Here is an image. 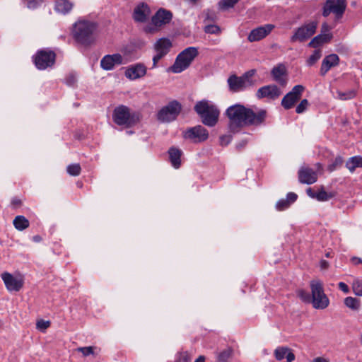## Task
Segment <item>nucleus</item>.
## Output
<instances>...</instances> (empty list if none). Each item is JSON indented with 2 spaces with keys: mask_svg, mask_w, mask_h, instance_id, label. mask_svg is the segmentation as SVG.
Returning a JSON list of instances; mask_svg holds the SVG:
<instances>
[{
  "mask_svg": "<svg viewBox=\"0 0 362 362\" xmlns=\"http://www.w3.org/2000/svg\"><path fill=\"white\" fill-rule=\"evenodd\" d=\"M225 114L228 118L229 132L233 134L239 132L245 127L264 126L268 117L265 109L250 108L239 103L229 106Z\"/></svg>",
  "mask_w": 362,
  "mask_h": 362,
  "instance_id": "f257e3e1",
  "label": "nucleus"
},
{
  "mask_svg": "<svg viewBox=\"0 0 362 362\" xmlns=\"http://www.w3.org/2000/svg\"><path fill=\"white\" fill-rule=\"evenodd\" d=\"M98 25L89 21H78L74 25L72 34L74 40L79 44L88 46L94 42L95 32Z\"/></svg>",
  "mask_w": 362,
  "mask_h": 362,
  "instance_id": "f03ea898",
  "label": "nucleus"
},
{
  "mask_svg": "<svg viewBox=\"0 0 362 362\" xmlns=\"http://www.w3.org/2000/svg\"><path fill=\"white\" fill-rule=\"evenodd\" d=\"M194 110L204 125L213 127L217 124L220 111L217 106L211 102L207 100L198 101L195 104Z\"/></svg>",
  "mask_w": 362,
  "mask_h": 362,
  "instance_id": "7ed1b4c3",
  "label": "nucleus"
},
{
  "mask_svg": "<svg viewBox=\"0 0 362 362\" xmlns=\"http://www.w3.org/2000/svg\"><path fill=\"white\" fill-rule=\"evenodd\" d=\"M198 54V50L194 47L185 49L177 56L174 64L169 68V71L175 74L181 73L190 66Z\"/></svg>",
  "mask_w": 362,
  "mask_h": 362,
  "instance_id": "20e7f679",
  "label": "nucleus"
},
{
  "mask_svg": "<svg viewBox=\"0 0 362 362\" xmlns=\"http://www.w3.org/2000/svg\"><path fill=\"white\" fill-rule=\"evenodd\" d=\"M112 119L117 125L131 127L139 121V114L132 112L127 106L121 105L114 110Z\"/></svg>",
  "mask_w": 362,
  "mask_h": 362,
  "instance_id": "39448f33",
  "label": "nucleus"
},
{
  "mask_svg": "<svg viewBox=\"0 0 362 362\" xmlns=\"http://www.w3.org/2000/svg\"><path fill=\"white\" fill-rule=\"evenodd\" d=\"M311 303L315 309H325L329 303V298L324 292L322 284L319 281L310 282Z\"/></svg>",
  "mask_w": 362,
  "mask_h": 362,
  "instance_id": "423d86ee",
  "label": "nucleus"
},
{
  "mask_svg": "<svg viewBox=\"0 0 362 362\" xmlns=\"http://www.w3.org/2000/svg\"><path fill=\"white\" fill-rule=\"evenodd\" d=\"M55 61V52L47 49L38 50L33 56L34 64L39 70H45L53 66Z\"/></svg>",
  "mask_w": 362,
  "mask_h": 362,
  "instance_id": "0eeeda50",
  "label": "nucleus"
},
{
  "mask_svg": "<svg viewBox=\"0 0 362 362\" xmlns=\"http://www.w3.org/2000/svg\"><path fill=\"white\" fill-rule=\"evenodd\" d=\"M181 110V104L177 100H173L158 112V119L162 122H172L177 118Z\"/></svg>",
  "mask_w": 362,
  "mask_h": 362,
  "instance_id": "6e6552de",
  "label": "nucleus"
},
{
  "mask_svg": "<svg viewBox=\"0 0 362 362\" xmlns=\"http://www.w3.org/2000/svg\"><path fill=\"white\" fill-rule=\"evenodd\" d=\"M317 25V22L311 21L298 28L291 37V42H305L315 33Z\"/></svg>",
  "mask_w": 362,
  "mask_h": 362,
  "instance_id": "1a4fd4ad",
  "label": "nucleus"
},
{
  "mask_svg": "<svg viewBox=\"0 0 362 362\" xmlns=\"http://www.w3.org/2000/svg\"><path fill=\"white\" fill-rule=\"evenodd\" d=\"M172 47V42L168 38H160L153 45V49L156 54L153 57V64L151 69L157 67L158 62L163 59L170 52Z\"/></svg>",
  "mask_w": 362,
  "mask_h": 362,
  "instance_id": "9d476101",
  "label": "nucleus"
},
{
  "mask_svg": "<svg viewBox=\"0 0 362 362\" xmlns=\"http://www.w3.org/2000/svg\"><path fill=\"white\" fill-rule=\"evenodd\" d=\"M315 170L308 167H301L298 173V180L302 184L312 185L317 180V171L322 170V166L320 163H317L315 165Z\"/></svg>",
  "mask_w": 362,
  "mask_h": 362,
  "instance_id": "9b49d317",
  "label": "nucleus"
},
{
  "mask_svg": "<svg viewBox=\"0 0 362 362\" xmlns=\"http://www.w3.org/2000/svg\"><path fill=\"white\" fill-rule=\"evenodd\" d=\"M346 7V0H327L323 7L322 15L327 17L333 13L337 18H339L343 16Z\"/></svg>",
  "mask_w": 362,
  "mask_h": 362,
  "instance_id": "f8f14e48",
  "label": "nucleus"
},
{
  "mask_svg": "<svg viewBox=\"0 0 362 362\" xmlns=\"http://www.w3.org/2000/svg\"><path fill=\"white\" fill-rule=\"evenodd\" d=\"M305 87L302 85H296L281 100V105L285 110L291 109L300 99Z\"/></svg>",
  "mask_w": 362,
  "mask_h": 362,
  "instance_id": "ddd939ff",
  "label": "nucleus"
},
{
  "mask_svg": "<svg viewBox=\"0 0 362 362\" xmlns=\"http://www.w3.org/2000/svg\"><path fill=\"white\" fill-rule=\"evenodd\" d=\"M183 137L194 143H199L204 141L208 139L209 132L207 129L202 125H197L187 129L183 132Z\"/></svg>",
  "mask_w": 362,
  "mask_h": 362,
  "instance_id": "4468645a",
  "label": "nucleus"
},
{
  "mask_svg": "<svg viewBox=\"0 0 362 362\" xmlns=\"http://www.w3.org/2000/svg\"><path fill=\"white\" fill-rule=\"evenodd\" d=\"M6 289L10 292L19 291L23 286V279L21 276H14L11 274L5 272L1 275Z\"/></svg>",
  "mask_w": 362,
  "mask_h": 362,
  "instance_id": "2eb2a0df",
  "label": "nucleus"
},
{
  "mask_svg": "<svg viewBox=\"0 0 362 362\" xmlns=\"http://www.w3.org/2000/svg\"><path fill=\"white\" fill-rule=\"evenodd\" d=\"M147 74L146 66L141 62L132 64L126 68L124 75L131 81H135L144 77Z\"/></svg>",
  "mask_w": 362,
  "mask_h": 362,
  "instance_id": "dca6fc26",
  "label": "nucleus"
},
{
  "mask_svg": "<svg viewBox=\"0 0 362 362\" xmlns=\"http://www.w3.org/2000/svg\"><path fill=\"white\" fill-rule=\"evenodd\" d=\"M274 28L273 24H265L254 28L249 33L247 40L251 42L259 41L269 35Z\"/></svg>",
  "mask_w": 362,
  "mask_h": 362,
  "instance_id": "f3484780",
  "label": "nucleus"
},
{
  "mask_svg": "<svg viewBox=\"0 0 362 362\" xmlns=\"http://www.w3.org/2000/svg\"><path fill=\"white\" fill-rule=\"evenodd\" d=\"M126 63L123 57L120 54L117 53L105 55L100 60V66L104 70L110 71L112 70L115 66Z\"/></svg>",
  "mask_w": 362,
  "mask_h": 362,
  "instance_id": "a211bd4d",
  "label": "nucleus"
},
{
  "mask_svg": "<svg viewBox=\"0 0 362 362\" xmlns=\"http://www.w3.org/2000/svg\"><path fill=\"white\" fill-rule=\"evenodd\" d=\"M282 92L281 89L274 84L267 85L259 88L256 93V97L258 99L268 98L269 100H276Z\"/></svg>",
  "mask_w": 362,
  "mask_h": 362,
  "instance_id": "6ab92c4d",
  "label": "nucleus"
},
{
  "mask_svg": "<svg viewBox=\"0 0 362 362\" xmlns=\"http://www.w3.org/2000/svg\"><path fill=\"white\" fill-rule=\"evenodd\" d=\"M173 18L170 11L165 8H159L151 18V23L155 27H161L169 23Z\"/></svg>",
  "mask_w": 362,
  "mask_h": 362,
  "instance_id": "aec40b11",
  "label": "nucleus"
},
{
  "mask_svg": "<svg viewBox=\"0 0 362 362\" xmlns=\"http://www.w3.org/2000/svg\"><path fill=\"white\" fill-rule=\"evenodd\" d=\"M271 75L276 83L284 87L286 86L288 79L286 78V69L283 64L274 66L271 71Z\"/></svg>",
  "mask_w": 362,
  "mask_h": 362,
  "instance_id": "412c9836",
  "label": "nucleus"
},
{
  "mask_svg": "<svg viewBox=\"0 0 362 362\" xmlns=\"http://www.w3.org/2000/svg\"><path fill=\"white\" fill-rule=\"evenodd\" d=\"M339 58L336 54H331L326 56L321 64L320 74L321 76H325L332 67L339 64Z\"/></svg>",
  "mask_w": 362,
  "mask_h": 362,
  "instance_id": "4be33fe9",
  "label": "nucleus"
},
{
  "mask_svg": "<svg viewBox=\"0 0 362 362\" xmlns=\"http://www.w3.org/2000/svg\"><path fill=\"white\" fill-rule=\"evenodd\" d=\"M150 14V8L145 3H141L134 10L133 18L136 22H145Z\"/></svg>",
  "mask_w": 362,
  "mask_h": 362,
  "instance_id": "5701e85b",
  "label": "nucleus"
},
{
  "mask_svg": "<svg viewBox=\"0 0 362 362\" xmlns=\"http://www.w3.org/2000/svg\"><path fill=\"white\" fill-rule=\"evenodd\" d=\"M306 193L310 197L316 199L319 202L328 201L335 197V192L327 193L324 190L323 187L317 192L313 191L312 188L309 187L306 189Z\"/></svg>",
  "mask_w": 362,
  "mask_h": 362,
  "instance_id": "b1692460",
  "label": "nucleus"
},
{
  "mask_svg": "<svg viewBox=\"0 0 362 362\" xmlns=\"http://www.w3.org/2000/svg\"><path fill=\"white\" fill-rule=\"evenodd\" d=\"M274 356L277 361H281L284 358H286V362H292L295 360V355L286 346H279L274 350Z\"/></svg>",
  "mask_w": 362,
  "mask_h": 362,
  "instance_id": "393cba45",
  "label": "nucleus"
},
{
  "mask_svg": "<svg viewBox=\"0 0 362 362\" xmlns=\"http://www.w3.org/2000/svg\"><path fill=\"white\" fill-rule=\"evenodd\" d=\"M229 88L233 92H238L245 87V78L232 75L228 78Z\"/></svg>",
  "mask_w": 362,
  "mask_h": 362,
  "instance_id": "a878e982",
  "label": "nucleus"
},
{
  "mask_svg": "<svg viewBox=\"0 0 362 362\" xmlns=\"http://www.w3.org/2000/svg\"><path fill=\"white\" fill-rule=\"evenodd\" d=\"M298 198V195L294 192H288L286 199L279 200L276 204V208L279 211H284L288 209L291 204L294 203Z\"/></svg>",
  "mask_w": 362,
  "mask_h": 362,
  "instance_id": "bb28decb",
  "label": "nucleus"
},
{
  "mask_svg": "<svg viewBox=\"0 0 362 362\" xmlns=\"http://www.w3.org/2000/svg\"><path fill=\"white\" fill-rule=\"evenodd\" d=\"M168 154L169 160L172 165L176 169L179 168L181 165L182 151L175 146H172L168 150Z\"/></svg>",
  "mask_w": 362,
  "mask_h": 362,
  "instance_id": "cd10ccee",
  "label": "nucleus"
},
{
  "mask_svg": "<svg viewBox=\"0 0 362 362\" xmlns=\"http://www.w3.org/2000/svg\"><path fill=\"white\" fill-rule=\"evenodd\" d=\"M74 4L70 0H57L54 10L56 12L66 15L73 8Z\"/></svg>",
  "mask_w": 362,
  "mask_h": 362,
  "instance_id": "c85d7f7f",
  "label": "nucleus"
},
{
  "mask_svg": "<svg viewBox=\"0 0 362 362\" xmlns=\"http://www.w3.org/2000/svg\"><path fill=\"white\" fill-rule=\"evenodd\" d=\"M13 224L16 229L22 231L29 227L30 222L24 216L19 215L15 217Z\"/></svg>",
  "mask_w": 362,
  "mask_h": 362,
  "instance_id": "c756f323",
  "label": "nucleus"
},
{
  "mask_svg": "<svg viewBox=\"0 0 362 362\" xmlns=\"http://www.w3.org/2000/svg\"><path fill=\"white\" fill-rule=\"evenodd\" d=\"M346 167L351 173H353L356 168H362V156H356L351 157L346 161Z\"/></svg>",
  "mask_w": 362,
  "mask_h": 362,
  "instance_id": "7c9ffc66",
  "label": "nucleus"
},
{
  "mask_svg": "<svg viewBox=\"0 0 362 362\" xmlns=\"http://www.w3.org/2000/svg\"><path fill=\"white\" fill-rule=\"evenodd\" d=\"M356 95V91L354 89L347 90L344 91L337 90L335 92L334 97L341 100H347L354 98Z\"/></svg>",
  "mask_w": 362,
  "mask_h": 362,
  "instance_id": "2f4dec72",
  "label": "nucleus"
},
{
  "mask_svg": "<svg viewBox=\"0 0 362 362\" xmlns=\"http://www.w3.org/2000/svg\"><path fill=\"white\" fill-rule=\"evenodd\" d=\"M344 305L349 309L356 311L358 310L361 306V301L356 298L346 297L344 300Z\"/></svg>",
  "mask_w": 362,
  "mask_h": 362,
  "instance_id": "473e14b6",
  "label": "nucleus"
},
{
  "mask_svg": "<svg viewBox=\"0 0 362 362\" xmlns=\"http://www.w3.org/2000/svg\"><path fill=\"white\" fill-rule=\"evenodd\" d=\"M233 349L230 347H228L223 350L217 355L218 362H228V360L232 356Z\"/></svg>",
  "mask_w": 362,
  "mask_h": 362,
  "instance_id": "72a5a7b5",
  "label": "nucleus"
},
{
  "mask_svg": "<svg viewBox=\"0 0 362 362\" xmlns=\"http://www.w3.org/2000/svg\"><path fill=\"white\" fill-rule=\"evenodd\" d=\"M351 288L356 296H362V279H354L351 284Z\"/></svg>",
  "mask_w": 362,
  "mask_h": 362,
  "instance_id": "f704fd0d",
  "label": "nucleus"
},
{
  "mask_svg": "<svg viewBox=\"0 0 362 362\" xmlns=\"http://www.w3.org/2000/svg\"><path fill=\"white\" fill-rule=\"evenodd\" d=\"M322 57V52L320 49H315L313 54L307 59V65L311 66L314 65Z\"/></svg>",
  "mask_w": 362,
  "mask_h": 362,
  "instance_id": "c9c22d12",
  "label": "nucleus"
},
{
  "mask_svg": "<svg viewBox=\"0 0 362 362\" xmlns=\"http://www.w3.org/2000/svg\"><path fill=\"white\" fill-rule=\"evenodd\" d=\"M239 0H221L218 2V8L221 10H226L233 8Z\"/></svg>",
  "mask_w": 362,
  "mask_h": 362,
  "instance_id": "e433bc0d",
  "label": "nucleus"
},
{
  "mask_svg": "<svg viewBox=\"0 0 362 362\" xmlns=\"http://www.w3.org/2000/svg\"><path fill=\"white\" fill-rule=\"evenodd\" d=\"M66 171L71 176H78L81 173V168L78 163H75L68 165Z\"/></svg>",
  "mask_w": 362,
  "mask_h": 362,
  "instance_id": "4c0bfd02",
  "label": "nucleus"
},
{
  "mask_svg": "<svg viewBox=\"0 0 362 362\" xmlns=\"http://www.w3.org/2000/svg\"><path fill=\"white\" fill-rule=\"evenodd\" d=\"M343 162L344 160L341 156H337L334 161L330 165H328V170L330 172L335 170L336 169L340 168L342 165Z\"/></svg>",
  "mask_w": 362,
  "mask_h": 362,
  "instance_id": "58836bf2",
  "label": "nucleus"
},
{
  "mask_svg": "<svg viewBox=\"0 0 362 362\" xmlns=\"http://www.w3.org/2000/svg\"><path fill=\"white\" fill-rule=\"evenodd\" d=\"M308 106H309L308 100L307 99L302 100L296 108V113L301 114V113L304 112L307 110Z\"/></svg>",
  "mask_w": 362,
  "mask_h": 362,
  "instance_id": "ea45409f",
  "label": "nucleus"
},
{
  "mask_svg": "<svg viewBox=\"0 0 362 362\" xmlns=\"http://www.w3.org/2000/svg\"><path fill=\"white\" fill-rule=\"evenodd\" d=\"M192 358L187 351L181 352L175 362H191Z\"/></svg>",
  "mask_w": 362,
  "mask_h": 362,
  "instance_id": "a19ab883",
  "label": "nucleus"
},
{
  "mask_svg": "<svg viewBox=\"0 0 362 362\" xmlns=\"http://www.w3.org/2000/svg\"><path fill=\"white\" fill-rule=\"evenodd\" d=\"M204 13L205 15V19H204L205 21H209L214 22L217 19L216 13L213 10L207 9L206 11H205L204 12Z\"/></svg>",
  "mask_w": 362,
  "mask_h": 362,
  "instance_id": "79ce46f5",
  "label": "nucleus"
},
{
  "mask_svg": "<svg viewBox=\"0 0 362 362\" xmlns=\"http://www.w3.org/2000/svg\"><path fill=\"white\" fill-rule=\"evenodd\" d=\"M204 31L210 34H219L221 33L220 28L216 25H208L204 28Z\"/></svg>",
  "mask_w": 362,
  "mask_h": 362,
  "instance_id": "37998d69",
  "label": "nucleus"
},
{
  "mask_svg": "<svg viewBox=\"0 0 362 362\" xmlns=\"http://www.w3.org/2000/svg\"><path fill=\"white\" fill-rule=\"evenodd\" d=\"M298 297L305 303H311V296L310 293L303 289L298 291Z\"/></svg>",
  "mask_w": 362,
  "mask_h": 362,
  "instance_id": "c03bdc74",
  "label": "nucleus"
},
{
  "mask_svg": "<svg viewBox=\"0 0 362 362\" xmlns=\"http://www.w3.org/2000/svg\"><path fill=\"white\" fill-rule=\"evenodd\" d=\"M316 37H319V41L322 45L324 43H326L332 37V35L331 33H320L317 35Z\"/></svg>",
  "mask_w": 362,
  "mask_h": 362,
  "instance_id": "a18cd8bd",
  "label": "nucleus"
},
{
  "mask_svg": "<svg viewBox=\"0 0 362 362\" xmlns=\"http://www.w3.org/2000/svg\"><path fill=\"white\" fill-rule=\"evenodd\" d=\"M78 351L81 352L84 356H88L89 355L93 354L94 353L93 346L79 347L78 348Z\"/></svg>",
  "mask_w": 362,
  "mask_h": 362,
  "instance_id": "49530a36",
  "label": "nucleus"
},
{
  "mask_svg": "<svg viewBox=\"0 0 362 362\" xmlns=\"http://www.w3.org/2000/svg\"><path fill=\"white\" fill-rule=\"evenodd\" d=\"M50 325L49 321H45L44 320H40L37 321L36 326L37 328L40 330H45L47 329Z\"/></svg>",
  "mask_w": 362,
  "mask_h": 362,
  "instance_id": "de8ad7c7",
  "label": "nucleus"
},
{
  "mask_svg": "<svg viewBox=\"0 0 362 362\" xmlns=\"http://www.w3.org/2000/svg\"><path fill=\"white\" fill-rule=\"evenodd\" d=\"M231 135H223L220 137V144L222 146H227L232 141Z\"/></svg>",
  "mask_w": 362,
  "mask_h": 362,
  "instance_id": "09e8293b",
  "label": "nucleus"
},
{
  "mask_svg": "<svg viewBox=\"0 0 362 362\" xmlns=\"http://www.w3.org/2000/svg\"><path fill=\"white\" fill-rule=\"evenodd\" d=\"M65 81L68 86H74L76 82V76L74 74H70L66 77Z\"/></svg>",
  "mask_w": 362,
  "mask_h": 362,
  "instance_id": "8fccbe9b",
  "label": "nucleus"
},
{
  "mask_svg": "<svg viewBox=\"0 0 362 362\" xmlns=\"http://www.w3.org/2000/svg\"><path fill=\"white\" fill-rule=\"evenodd\" d=\"M319 37H315L312 39V40L308 43V46L310 47L316 48L322 44L319 41Z\"/></svg>",
  "mask_w": 362,
  "mask_h": 362,
  "instance_id": "3c124183",
  "label": "nucleus"
},
{
  "mask_svg": "<svg viewBox=\"0 0 362 362\" xmlns=\"http://www.w3.org/2000/svg\"><path fill=\"white\" fill-rule=\"evenodd\" d=\"M23 3L29 8H35L37 5V0H23Z\"/></svg>",
  "mask_w": 362,
  "mask_h": 362,
  "instance_id": "603ef678",
  "label": "nucleus"
},
{
  "mask_svg": "<svg viewBox=\"0 0 362 362\" xmlns=\"http://www.w3.org/2000/svg\"><path fill=\"white\" fill-rule=\"evenodd\" d=\"M338 287L344 293H349V286L345 283L339 282L338 284Z\"/></svg>",
  "mask_w": 362,
  "mask_h": 362,
  "instance_id": "864d4df0",
  "label": "nucleus"
},
{
  "mask_svg": "<svg viewBox=\"0 0 362 362\" xmlns=\"http://www.w3.org/2000/svg\"><path fill=\"white\" fill-rule=\"evenodd\" d=\"M22 204V202L18 198L14 197L11 200V205L14 209L20 207Z\"/></svg>",
  "mask_w": 362,
  "mask_h": 362,
  "instance_id": "5fc2aeb1",
  "label": "nucleus"
},
{
  "mask_svg": "<svg viewBox=\"0 0 362 362\" xmlns=\"http://www.w3.org/2000/svg\"><path fill=\"white\" fill-rule=\"evenodd\" d=\"M329 26L326 23H323L321 28V33H329Z\"/></svg>",
  "mask_w": 362,
  "mask_h": 362,
  "instance_id": "6e6d98bb",
  "label": "nucleus"
},
{
  "mask_svg": "<svg viewBox=\"0 0 362 362\" xmlns=\"http://www.w3.org/2000/svg\"><path fill=\"white\" fill-rule=\"evenodd\" d=\"M247 144V141L246 140H243L241 141L240 142H239L237 145H236V148L238 149V150H241L242 148H243Z\"/></svg>",
  "mask_w": 362,
  "mask_h": 362,
  "instance_id": "4d7b16f0",
  "label": "nucleus"
},
{
  "mask_svg": "<svg viewBox=\"0 0 362 362\" xmlns=\"http://www.w3.org/2000/svg\"><path fill=\"white\" fill-rule=\"evenodd\" d=\"M351 262L354 264H359L361 263H362V259L359 257H354L352 259H351Z\"/></svg>",
  "mask_w": 362,
  "mask_h": 362,
  "instance_id": "13d9d810",
  "label": "nucleus"
},
{
  "mask_svg": "<svg viewBox=\"0 0 362 362\" xmlns=\"http://www.w3.org/2000/svg\"><path fill=\"white\" fill-rule=\"evenodd\" d=\"M255 73V69H252V70H250L249 71H247L244 78H245V81L247 80V78L250 77V76H252Z\"/></svg>",
  "mask_w": 362,
  "mask_h": 362,
  "instance_id": "bf43d9fd",
  "label": "nucleus"
},
{
  "mask_svg": "<svg viewBox=\"0 0 362 362\" xmlns=\"http://www.w3.org/2000/svg\"><path fill=\"white\" fill-rule=\"evenodd\" d=\"M320 267L322 269H326L329 267V263L326 260H322L320 262Z\"/></svg>",
  "mask_w": 362,
  "mask_h": 362,
  "instance_id": "052dcab7",
  "label": "nucleus"
},
{
  "mask_svg": "<svg viewBox=\"0 0 362 362\" xmlns=\"http://www.w3.org/2000/svg\"><path fill=\"white\" fill-rule=\"evenodd\" d=\"M156 30L155 28L152 27L151 25H148L145 28V31L146 33H153Z\"/></svg>",
  "mask_w": 362,
  "mask_h": 362,
  "instance_id": "680f3d73",
  "label": "nucleus"
},
{
  "mask_svg": "<svg viewBox=\"0 0 362 362\" xmlns=\"http://www.w3.org/2000/svg\"><path fill=\"white\" fill-rule=\"evenodd\" d=\"M313 362H328V361L322 357H317L313 360Z\"/></svg>",
  "mask_w": 362,
  "mask_h": 362,
  "instance_id": "e2e57ef3",
  "label": "nucleus"
},
{
  "mask_svg": "<svg viewBox=\"0 0 362 362\" xmlns=\"http://www.w3.org/2000/svg\"><path fill=\"white\" fill-rule=\"evenodd\" d=\"M194 362H205V357L204 356H199Z\"/></svg>",
  "mask_w": 362,
  "mask_h": 362,
  "instance_id": "0e129e2a",
  "label": "nucleus"
},
{
  "mask_svg": "<svg viewBox=\"0 0 362 362\" xmlns=\"http://www.w3.org/2000/svg\"><path fill=\"white\" fill-rule=\"evenodd\" d=\"M33 240L36 243H39L41 241L42 238L40 235H35L33 237Z\"/></svg>",
  "mask_w": 362,
  "mask_h": 362,
  "instance_id": "69168bd1",
  "label": "nucleus"
},
{
  "mask_svg": "<svg viewBox=\"0 0 362 362\" xmlns=\"http://www.w3.org/2000/svg\"><path fill=\"white\" fill-rule=\"evenodd\" d=\"M185 1H187L192 4H196L198 0H185Z\"/></svg>",
  "mask_w": 362,
  "mask_h": 362,
  "instance_id": "338daca9",
  "label": "nucleus"
},
{
  "mask_svg": "<svg viewBox=\"0 0 362 362\" xmlns=\"http://www.w3.org/2000/svg\"><path fill=\"white\" fill-rule=\"evenodd\" d=\"M326 256H327V257H329V253H327V254H326Z\"/></svg>",
  "mask_w": 362,
  "mask_h": 362,
  "instance_id": "774afa93",
  "label": "nucleus"
}]
</instances>
